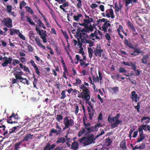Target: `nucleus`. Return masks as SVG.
<instances>
[{
  "label": "nucleus",
  "instance_id": "f257e3e1",
  "mask_svg": "<svg viewBox=\"0 0 150 150\" xmlns=\"http://www.w3.org/2000/svg\"><path fill=\"white\" fill-rule=\"evenodd\" d=\"M124 43L125 46L127 47L128 49L134 50L133 52L130 53L131 55L136 56L139 55V54L142 53V50H140V48H137L134 47V45L133 44L132 42L130 41H128L126 38L124 40Z\"/></svg>",
  "mask_w": 150,
  "mask_h": 150
},
{
  "label": "nucleus",
  "instance_id": "f03ea898",
  "mask_svg": "<svg viewBox=\"0 0 150 150\" xmlns=\"http://www.w3.org/2000/svg\"><path fill=\"white\" fill-rule=\"evenodd\" d=\"M120 116V113H117L116 116L112 117L110 116H109L108 118V122L110 123H112L113 122H115L114 123L111 124V128L112 129L117 127L119 124L122 122L121 120H119Z\"/></svg>",
  "mask_w": 150,
  "mask_h": 150
},
{
  "label": "nucleus",
  "instance_id": "7ed1b4c3",
  "mask_svg": "<svg viewBox=\"0 0 150 150\" xmlns=\"http://www.w3.org/2000/svg\"><path fill=\"white\" fill-rule=\"evenodd\" d=\"M63 122L64 125V127L63 129V130L66 129L68 128L70 126L72 127L74 124V120L71 118L69 119L67 116L65 117L64 118Z\"/></svg>",
  "mask_w": 150,
  "mask_h": 150
},
{
  "label": "nucleus",
  "instance_id": "20e7f679",
  "mask_svg": "<svg viewBox=\"0 0 150 150\" xmlns=\"http://www.w3.org/2000/svg\"><path fill=\"white\" fill-rule=\"evenodd\" d=\"M88 87L89 86V84L86 82H84L83 84H82L79 86V88L81 89L80 91L81 92L78 95H81L86 93L90 94V91L89 90V88Z\"/></svg>",
  "mask_w": 150,
  "mask_h": 150
},
{
  "label": "nucleus",
  "instance_id": "39448f33",
  "mask_svg": "<svg viewBox=\"0 0 150 150\" xmlns=\"http://www.w3.org/2000/svg\"><path fill=\"white\" fill-rule=\"evenodd\" d=\"M86 137V140L83 143V145L85 146L95 143V142L94 139V135L93 134H89L87 135Z\"/></svg>",
  "mask_w": 150,
  "mask_h": 150
},
{
  "label": "nucleus",
  "instance_id": "423d86ee",
  "mask_svg": "<svg viewBox=\"0 0 150 150\" xmlns=\"http://www.w3.org/2000/svg\"><path fill=\"white\" fill-rule=\"evenodd\" d=\"M77 97L79 98H81L82 99L85 100V103L87 104H88L91 109H93V107L91 104V102L89 101L90 99V94L86 93V94H84L83 95H78Z\"/></svg>",
  "mask_w": 150,
  "mask_h": 150
},
{
  "label": "nucleus",
  "instance_id": "0eeeda50",
  "mask_svg": "<svg viewBox=\"0 0 150 150\" xmlns=\"http://www.w3.org/2000/svg\"><path fill=\"white\" fill-rule=\"evenodd\" d=\"M1 22L4 26L7 28H11L12 27V21L9 17L4 18Z\"/></svg>",
  "mask_w": 150,
  "mask_h": 150
},
{
  "label": "nucleus",
  "instance_id": "6e6552de",
  "mask_svg": "<svg viewBox=\"0 0 150 150\" xmlns=\"http://www.w3.org/2000/svg\"><path fill=\"white\" fill-rule=\"evenodd\" d=\"M138 130L139 132H141L142 133H143V130L146 132L148 131L150 133V126L146 124H144L138 128Z\"/></svg>",
  "mask_w": 150,
  "mask_h": 150
},
{
  "label": "nucleus",
  "instance_id": "1a4fd4ad",
  "mask_svg": "<svg viewBox=\"0 0 150 150\" xmlns=\"http://www.w3.org/2000/svg\"><path fill=\"white\" fill-rule=\"evenodd\" d=\"M18 70L20 71H16V70H14L15 72L13 73V75L15 76V78L16 79L19 80L22 79V77L21 76L23 74V72L22 71H21V70L19 68Z\"/></svg>",
  "mask_w": 150,
  "mask_h": 150
},
{
  "label": "nucleus",
  "instance_id": "9d476101",
  "mask_svg": "<svg viewBox=\"0 0 150 150\" xmlns=\"http://www.w3.org/2000/svg\"><path fill=\"white\" fill-rule=\"evenodd\" d=\"M99 45L97 46L96 49L94 50V52L95 55L96 57H100L102 53L103 52V50L102 49H99Z\"/></svg>",
  "mask_w": 150,
  "mask_h": 150
},
{
  "label": "nucleus",
  "instance_id": "9b49d317",
  "mask_svg": "<svg viewBox=\"0 0 150 150\" xmlns=\"http://www.w3.org/2000/svg\"><path fill=\"white\" fill-rule=\"evenodd\" d=\"M136 93V92L135 91H132L131 92L130 98L133 101H134L135 103H137L139 100V98Z\"/></svg>",
  "mask_w": 150,
  "mask_h": 150
},
{
  "label": "nucleus",
  "instance_id": "f8f14e48",
  "mask_svg": "<svg viewBox=\"0 0 150 150\" xmlns=\"http://www.w3.org/2000/svg\"><path fill=\"white\" fill-rule=\"evenodd\" d=\"M83 56V59H80V56L78 55H76L75 56L76 58L77 61H79L80 62V64L81 66H83L85 64V62H84V60H85L86 59V56L83 55H82Z\"/></svg>",
  "mask_w": 150,
  "mask_h": 150
},
{
  "label": "nucleus",
  "instance_id": "ddd939ff",
  "mask_svg": "<svg viewBox=\"0 0 150 150\" xmlns=\"http://www.w3.org/2000/svg\"><path fill=\"white\" fill-rule=\"evenodd\" d=\"M89 36L87 34L85 33H81L80 34V36L79 38H80L81 40V42L83 43L82 42V41L83 42H85V40H87V38H88Z\"/></svg>",
  "mask_w": 150,
  "mask_h": 150
},
{
  "label": "nucleus",
  "instance_id": "4468645a",
  "mask_svg": "<svg viewBox=\"0 0 150 150\" xmlns=\"http://www.w3.org/2000/svg\"><path fill=\"white\" fill-rule=\"evenodd\" d=\"M13 59L11 57H9L8 59L5 60V61L2 64V66L4 67H7L8 64L11 65L12 64L11 61Z\"/></svg>",
  "mask_w": 150,
  "mask_h": 150
},
{
  "label": "nucleus",
  "instance_id": "2eb2a0df",
  "mask_svg": "<svg viewBox=\"0 0 150 150\" xmlns=\"http://www.w3.org/2000/svg\"><path fill=\"white\" fill-rule=\"evenodd\" d=\"M47 35V32L45 30H44L41 35H40V38L42 39L43 42L44 43H46L47 41L46 38Z\"/></svg>",
  "mask_w": 150,
  "mask_h": 150
},
{
  "label": "nucleus",
  "instance_id": "dca6fc26",
  "mask_svg": "<svg viewBox=\"0 0 150 150\" xmlns=\"http://www.w3.org/2000/svg\"><path fill=\"white\" fill-rule=\"evenodd\" d=\"M84 129L86 130V132L87 134L94 132L96 130L94 126L88 127H84Z\"/></svg>",
  "mask_w": 150,
  "mask_h": 150
},
{
  "label": "nucleus",
  "instance_id": "f3484780",
  "mask_svg": "<svg viewBox=\"0 0 150 150\" xmlns=\"http://www.w3.org/2000/svg\"><path fill=\"white\" fill-rule=\"evenodd\" d=\"M35 40L37 43V45L39 47H41L43 49L45 50V47L40 42V39L38 38V36H37L35 39Z\"/></svg>",
  "mask_w": 150,
  "mask_h": 150
},
{
  "label": "nucleus",
  "instance_id": "a211bd4d",
  "mask_svg": "<svg viewBox=\"0 0 150 150\" xmlns=\"http://www.w3.org/2000/svg\"><path fill=\"white\" fill-rule=\"evenodd\" d=\"M33 134H31V133L26 134L24 137V138L23 139L22 141L23 142H27L28 141L29 139H33Z\"/></svg>",
  "mask_w": 150,
  "mask_h": 150
},
{
  "label": "nucleus",
  "instance_id": "6ab92c4d",
  "mask_svg": "<svg viewBox=\"0 0 150 150\" xmlns=\"http://www.w3.org/2000/svg\"><path fill=\"white\" fill-rule=\"evenodd\" d=\"M10 31V35H13L14 34H17L18 35L20 32V30L18 29H16L11 28L9 29Z\"/></svg>",
  "mask_w": 150,
  "mask_h": 150
},
{
  "label": "nucleus",
  "instance_id": "aec40b11",
  "mask_svg": "<svg viewBox=\"0 0 150 150\" xmlns=\"http://www.w3.org/2000/svg\"><path fill=\"white\" fill-rule=\"evenodd\" d=\"M125 6L126 7L128 6L130 3L133 5L134 4L136 3L137 2V0H125Z\"/></svg>",
  "mask_w": 150,
  "mask_h": 150
},
{
  "label": "nucleus",
  "instance_id": "412c9836",
  "mask_svg": "<svg viewBox=\"0 0 150 150\" xmlns=\"http://www.w3.org/2000/svg\"><path fill=\"white\" fill-rule=\"evenodd\" d=\"M77 41L75 40H73V42L74 43V45L75 46L77 44V46H80V47H81L82 45V43H83L81 42V40H80V39L79 38H77Z\"/></svg>",
  "mask_w": 150,
  "mask_h": 150
},
{
  "label": "nucleus",
  "instance_id": "4be33fe9",
  "mask_svg": "<svg viewBox=\"0 0 150 150\" xmlns=\"http://www.w3.org/2000/svg\"><path fill=\"white\" fill-rule=\"evenodd\" d=\"M139 133V137L137 138V143H139L141 142L145 138V137L144 136V134L143 133L141 132Z\"/></svg>",
  "mask_w": 150,
  "mask_h": 150
},
{
  "label": "nucleus",
  "instance_id": "5701e85b",
  "mask_svg": "<svg viewBox=\"0 0 150 150\" xmlns=\"http://www.w3.org/2000/svg\"><path fill=\"white\" fill-rule=\"evenodd\" d=\"M111 24L110 23L107 24V23H104L102 27V30L105 33H106L107 31V29L108 26H110Z\"/></svg>",
  "mask_w": 150,
  "mask_h": 150
},
{
  "label": "nucleus",
  "instance_id": "b1692460",
  "mask_svg": "<svg viewBox=\"0 0 150 150\" xmlns=\"http://www.w3.org/2000/svg\"><path fill=\"white\" fill-rule=\"evenodd\" d=\"M79 144L77 142H73L71 144V148L73 150H77L79 148Z\"/></svg>",
  "mask_w": 150,
  "mask_h": 150
},
{
  "label": "nucleus",
  "instance_id": "393cba45",
  "mask_svg": "<svg viewBox=\"0 0 150 150\" xmlns=\"http://www.w3.org/2000/svg\"><path fill=\"white\" fill-rule=\"evenodd\" d=\"M56 128V129H58V130L55 129V130L56 131V135H58L61 134L62 132V131L61 130V128L58 125L57 123Z\"/></svg>",
  "mask_w": 150,
  "mask_h": 150
},
{
  "label": "nucleus",
  "instance_id": "a878e982",
  "mask_svg": "<svg viewBox=\"0 0 150 150\" xmlns=\"http://www.w3.org/2000/svg\"><path fill=\"white\" fill-rule=\"evenodd\" d=\"M23 141H21L19 142H16L14 144V150H18L20 148V146L22 143Z\"/></svg>",
  "mask_w": 150,
  "mask_h": 150
},
{
  "label": "nucleus",
  "instance_id": "bb28decb",
  "mask_svg": "<svg viewBox=\"0 0 150 150\" xmlns=\"http://www.w3.org/2000/svg\"><path fill=\"white\" fill-rule=\"evenodd\" d=\"M149 58V55H145L143 56L142 59V62L144 64H146L147 63V60Z\"/></svg>",
  "mask_w": 150,
  "mask_h": 150
},
{
  "label": "nucleus",
  "instance_id": "cd10ccee",
  "mask_svg": "<svg viewBox=\"0 0 150 150\" xmlns=\"http://www.w3.org/2000/svg\"><path fill=\"white\" fill-rule=\"evenodd\" d=\"M66 142V139L64 138L60 137L58 138L56 141V143L58 144L62 143L64 144Z\"/></svg>",
  "mask_w": 150,
  "mask_h": 150
},
{
  "label": "nucleus",
  "instance_id": "c85d7f7f",
  "mask_svg": "<svg viewBox=\"0 0 150 150\" xmlns=\"http://www.w3.org/2000/svg\"><path fill=\"white\" fill-rule=\"evenodd\" d=\"M20 81L24 84H26L27 85H29V82L28 80L26 78H23L22 77V79H21Z\"/></svg>",
  "mask_w": 150,
  "mask_h": 150
},
{
  "label": "nucleus",
  "instance_id": "c756f323",
  "mask_svg": "<svg viewBox=\"0 0 150 150\" xmlns=\"http://www.w3.org/2000/svg\"><path fill=\"white\" fill-rule=\"evenodd\" d=\"M88 49L89 57L90 59H91L93 57V50L90 47L88 48Z\"/></svg>",
  "mask_w": 150,
  "mask_h": 150
},
{
  "label": "nucleus",
  "instance_id": "7c9ffc66",
  "mask_svg": "<svg viewBox=\"0 0 150 150\" xmlns=\"http://www.w3.org/2000/svg\"><path fill=\"white\" fill-rule=\"evenodd\" d=\"M83 17L82 14L78 13L77 15H74L73 16L74 20L76 21H78L79 20L80 17Z\"/></svg>",
  "mask_w": 150,
  "mask_h": 150
},
{
  "label": "nucleus",
  "instance_id": "2f4dec72",
  "mask_svg": "<svg viewBox=\"0 0 150 150\" xmlns=\"http://www.w3.org/2000/svg\"><path fill=\"white\" fill-rule=\"evenodd\" d=\"M126 143L125 141H122L120 144V147L123 150H124L127 148Z\"/></svg>",
  "mask_w": 150,
  "mask_h": 150
},
{
  "label": "nucleus",
  "instance_id": "473e14b6",
  "mask_svg": "<svg viewBox=\"0 0 150 150\" xmlns=\"http://www.w3.org/2000/svg\"><path fill=\"white\" fill-rule=\"evenodd\" d=\"M26 19L27 20V21L29 22L30 25L33 26L35 25V23L30 18L26 16Z\"/></svg>",
  "mask_w": 150,
  "mask_h": 150
},
{
  "label": "nucleus",
  "instance_id": "72a5a7b5",
  "mask_svg": "<svg viewBox=\"0 0 150 150\" xmlns=\"http://www.w3.org/2000/svg\"><path fill=\"white\" fill-rule=\"evenodd\" d=\"M110 88L113 91L114 94H116L119 92V88L118 87L115 86L113 88L110 87Z\"/></svg>",
  "mask_w": 150,
  "mask_h": 150
},
{
  "label": "nucleus",
  "instance_id": "f704fd0d",
  "mask_svg": "<svg viewBox=\"0 0 150 150\" xmlns=\"http://www.w3.org/2000/svg\"><path fill=\"white\" fill-rule=\"evenodd\" d=\"M25 8L26 11L28 12L31 14H33L34 13L33 11L31 9L30 7L28 6H25Z\"/></svg>",
  "mask_w": 150,
  "mask_h": 150
},
{
  "label": "nucleus",
  "instance_id": "c9c22d12",
  "mask_svg": "<svg viewBox=\"0 0 150 150\" xmlns=\"http://www.w3.org/2000/svg\"><path fill=\"white\" fill-rule=\"evenodd\" d=\"M92 111L91 112L88 113L89 115V119L90 120H92L93 119V117L95 113V110L93 108V109Z\"/></svg>",
  "mask_w": 150,
  "mask_h": 150
},
{
  "label": "nucleus",
  "instance_id": "e433bc0d",
  "mask_svg": "<svg viewBox=\"0 0 150 150\" xmlns=\"http://www.w3.org/2000/svg\"><path fill=\"white\" fill-rule=\"evenodd\" d=\"M85 42H83V41H82V42H83L84 43H88L89 44V46L90 47H92L93 46V42L91 40H85Z\"/></svg>",
  "mask_w": 150,
  "mask_h": 150
},
{
  "label": "nucleus",
  "instance_id": "4c0bfd02",
  "mask_svg": "<svg viewBox=\"0 0 150 150\" xmlns=\"http://www.w3.org/2000/svg\"><path fill=\"white\" fill-rule=\"evenodd\" d=\"M96 32H97V30H96L95 31L94 33H91V35L89 36L88 38L92 39V40H95V39L94 38H93L95 37Z\"/></svg>",
  "mask_w": 150,
  "mask_h": 150
},
{
  "label": "nucleus",
  "instance_id": "58836bf2",
  "mask_svg": "<svg viewBox=\"0 0 150 150\" xmlns=\"http://www.w3.org/2000/svg\"><path fill=\"white\" fill-rule=\"evenodd\" d=\"M66 90L62 91L61 94V96L60 97L61 99H63L66 97Z\"/></svg>",
  "mask_w": 150,
  "mask_h": 150
},
{
  "label": "nucleus",
  "instance_id": "ea45409f",
  "mask_svg": "<svg viewBox=\"0 0 150 150\" xmlns=\"http://www.w3.org/2000/svg\"><path fill=\"white\" fill-rule=\"evenodd\" d=\"M81 33V28H78L76 32V34L74 35V36L76 38H78L79 36H80V34Z\"/></svg>",
  "mask_w": 150,
  "mask_h": 150
},
{
  "label": "nucleus",
  "instance_id": "a19ab883",
  "mask_svg": "<svg viewBox=\"0 0 150 150\" xmlns=\"http://www.w3.org/2000/svg\"><path fill=\"white\" fill-rule=\"evenodd\" d=\"M105 142L106 143H108L107 145V146H108L110 145L112 142V141L111 140L110 138L109 137H108L105 139Z\"/></svg>",
  "mask_w": 150,
  "mask_h": 150
},
{
  "label": "nucleus",
  "instance_id": "79ce46f5",
  "mask_svg": "<svg viewBox=\"0 0 150 150\" xmlns=\"http://www.w3.org/2000/svg\"><path fill=\"white\" fill-rule=\"evenodd\" d=\"M61 62L62 64H63V67H64V70L65 71H67V67L66 66L65 62L63 58L62 57H61Z\"/></svg>",
  "mask_w": 150,
  "mask_h": 150
},
{
  "label": "nucleus",
  "instance_id": "37998d69",
  "mask_svg": "<svg viewBox=\"0 0 150 150\" xmlns=\"http://www.w3.org/2000/svg\"><path fill=\"white\" fill-rule=\"evenodd\" d=\"M35 29L37 31V33L40 35H41L42 32H43L44 31L43 30H40L39 28L38 27L37 25H36Z\"/></svg>",
  "mask_w": 150,
  "mask_h": 150
},
{
  "label": "nucleus",
  "instance_id": "c03bdc74",
  "mask_svg": "<svg viewBox=\"0 0 150 150\" xmlns=\"http://www.w3.org/2000/svg\"><path fill=\"white\" fill-rule=\"evenodd\" d=\"M28 35L30 38L31 40H32L35 38V36L34 35V34L32 31H30Z\"/></svg>",
  "mask_w": 150,
  "mask_h": 150
},
{
  "label": "nucleus",
  "instance_id": "a18cd8bd",
  "mask_svg": "<svg viewBox=\"0 0 150 150\" xmlns=\"http://www.w3.org/2000/svg\"><path fill=\"white\" fill-rule=\"evenodd\" d=\"M12 61H13L12 64L14 66H15L16 64L20 63V61L18 59H13Z\"/></svg>",
  "mask_w": 150,
  "mask_h": 150
},
{
  "label": "nucleus",
  "instance_id": "49530a36",
  "mask_svg": "<svg viewBox=\"0 0 150 150\" xmlns=\"http://www.w3.org/2000/svg\"><path fill=\"white\" fill-rule=\"evenodd\" d=\"M129 66L132 67V69L134 70V71L136 70L137 67L136 66V63L130 62Z\"/></svg>",
  "mask_w": 150,
  "mask_h": 150
},
{
  "label": "nucleus",
  "instance_id": "de8ad7c7",
  "mask_svg": "<svg viewBox=\"0 0 150 150\" xmlns=\"http://www.w3.org/2000/svg\"><path fill=\"white\" fill-rule=\"evenodd\" d=\"M34 80L33 83V87L36 89H38L36 86V84L38 81L37 79L35 77L34 75Z\"/></svg>",
  "mask_w": 150,
  "mask_h": 150
},
{
  "label": "nucleus",
  "instance_id": "09e8293b",
  "mask_svg": "<svg viewBox=\"0 0 150 150\" xmlns=\"http://www.w3.org/2000/svg\"><path fill=\"white\" fill-rule=\"evenodd\" d=\"M78 3L77 4V8L78 9L81 8L82 6V2L81 0H77Z\"/></svg>",
  "mask_w": 150,
  "mask_h": 150
},
{
  "label": "nucleus",
  "instance_id": "8fccbe9b",
  "mask_svg": "<svg viewBox=\"0 0 150 150\" xmlns=\"http://www.w3.org/2000/svg\"><path fill=\"white\" fill-rule=\"evenodd\" d=\"M54 49L58 55H59L61 54V52L58 49V47L57 45H56L54 47Z\"/></svg>",
  "mask_w": 150,
  "mask_h": 150
},
{
  "label": "nucleus",
  "instance_id": "3c124183",
  "mask_svg": "<svg viewBox=\"0 0 150 150\" xmlns=\"http://www.w3.org/2000/svg\"><path fill=\"white\" fill-rule=\"evenodd\" d=\"M119 72L120 73H125L127 72V70L124 68L120 67L119 69Z\"/></svg>",
  "mask_w": 150,
  "mask_h": 150
},
{
  "label": "nucleus",
  "instance_id": "603ef678",
  "mask_svg": "<svg viewBox=\"0 0 150 150\" xmlns=\"http://www.w3.org/2000/svg\"><path fill=\"white\" fill-rule=\"evenodd\" d=\"M86 130L84 129V128L82 129V130L80 131L79 132L78 136L79 137L81 136L83 133H86Z\"/></svg>",
  "mask_w": 150,
  "mask_h": 150
},
{
  "label": "nucleus",
  "instance_id": "864d4df0",
  "mask_svg": "<svg viewBox=\"0 0 150 150\" xmlns=\"http://www.w3.org/2000/svg\"><path fill=\"white\" fill-rule=\"evenodd\" d=\"M109 12L110 15H111L110 17H111L112 19L114 18V12L112 9V8H110L109 9Z\"/></svg>",
  "mask_w": 150,
  "mask_h": 150
},
{
  "label": "nucleus",
  "instance_id": "5fc2aeb1",
  "mask_svg": "<svg viewBox=\"0 0 150 150\" xmlns=\"http://www.w3.org/2000/svg\"><path fill=\"white\" fill-rule=\"evenodd\" d=\"M62 34H63V36L64 37L65 39L67 40L68 39H69V37L66 32L65 31H63V30H62Z\"/></svg>",
  "mask_w": 150,
  "mask_h": 150
},
{
  "label": "nucleus",
  "instance_id": "6e6d98bb",
  "mask_svg": "<svg viewBox=\"0 0 150 150\" xmlns=\"http://www.w3.org/2000/svg\"><path fill=\"white\" fill-rule=\"evenodd\" d=\"M26 5V3L24 1H22L21 2L20 4L19 8L21 9H22V8Z\"/></svg>",
  "mask_w": 150,
  "mask_h": 150
},
{
  "label": "nucleus",
  "instance_id": "4d7b16f0",
  "mask_svg": "<svg viewBox=\"0 0 150 150\" xmlns=\"http://www.w3.org/2000/svg\"><path fill=\"white\" fill-rule=\"evenodd\" d=\"M93 79L94 82L96 83L99 82V78L98 76H97L96 78L94 76H93Z\"/></svg>",
  "mask_w": 150,
  "mask_h": 150
},
{
  "label": "nucleus",
  "instance_id": "13d9d810",
  "mask_svg": "<svg viewBox=\"0 0 150 150\" xmlns=\"http://www.w3.org/2000/svg\"><path fill=\"white\" fill-rule=\"evenodd\" d=\"M63 118V116L61 115H57L56 119L58 121L60 122V120H62Z\"/></svg>",
  "mask_w": 150,
  "mask_h": 150
},
{
  "label": "nucleus",
  "instance_id": "bf43d9fd",
  "mask_svg": "<svg viewBox=\"0 0 150 150\" xmlns=\"http://www.w3.org/2000/svg\"><path fill=\"white\" fill-rule=\"evenodd\" d=\"M56 131L55 130V129L54 128L52 129L50 131L49 135L50 137H51L52 136V133L56 134Z\"/></svg>",
  "mask_w": 150,
  "mask_h": 150
},
{
  "label": "nucleus",
  "instance_id": "052dcab7",
  "mask_svg": "<svg viewBox=\"0 0 150 150\" xmlns=\"http://www.w3.org/2000/svg\"><path fill=\"white\" fill-rule=\"evenodd\" d=\"M35 70V71L36 73L38 75H39L40 74V72L39 71V70L37 67V66L34 67Z\"/></svg>",
  "mask_w": 150,
  "mask_h": 150
},
{
  "label": "nucleus",
  "instance_id": "680f3d73",
  "mask_svg": "<svg viewBox=\"0 0 150 150\" xmlns=\"http://www.w3.org/2000/svg\"><path fill=\"white\" fill-rule=\"evenodd\" d=\"M7 13H10L12 9V6L11 5H8L7 6Z\"/></svg>",
  "mask_w": 150,
  "mask_h": 150
},
{
  "label": "nucleus",
  "instance_id": "e2e57ef3",
  "mask_svg": "<svg viewBox=\"0 0 150 150\" xmlns=\"http://www.w3.org/2000/svg\"><path fill=\"white\" fill-rule=\"evenodd\" d=\"M105 38L108 41L110 40L111 37L110 34L108 33H106L105 35Z\"/></svg>",
  "mask_w": 150,
  "mask_h": 150
},
{
  "label": "nucleus",
  "instance_id": "0e129e2a",
  "mask_svg": "<svg viewBox=\"0 0 150 150\" xmlns=\"http://www.w3.org/2000/svg\"><path fill=\"white\" fill-rule=\"evenodd\" d=\"M115 8V11L116 12H118L120 10L119 8V6H117V2H115L114 4Z\"/></svg>",
  "mask_w": 150,
  "mask_h": 150
},
{
  "label": "nucleus",
  "instance_id": "69168bd1",
  "mask_svg": "<svg viewBox=\"0 0 150 150\" xmlns=\"http://www.w3.org/2000/svg\"><path fill=\"white\" fill-rule=\"evenodd\" d=\"M29 62L31 64V66L33 68L37 66L35 62L33 60H30L29 61Z\"/></svg>",
  "mask_w": 150,
  "mask_h": 150
},
{
  "label": "nucleus",
  "instance_id": "338daca9",
  "mask_svg": "<svg viewBox=\"0 0 150 150\" xmlns=\"http://www.w3.org/2000/svg\"><path fill=\"white\" fill-rule=\"evenodd\" d=\"M147 119H148V120H149L150 121V118L149 117L144 116L142 118L141 120V122H144V120Z\"/></svg>",
  "mask_w": 150,
  "mask_h": 150
},
{
  "label": "nucleus",
  "instance_id": "774afa93",
  "mask_svg": "<svg viewBox=\"0 0 150 150\" xmlns=\"http://www.w3.org/2000/svg\"><path fill=\"white\" fill-rule=\"evenodd\" d=\"M81 81L80 79H76V82L75 84L76 85H80L81 83Z\"/></svg>",
  "mask_w": 150,
  "mask_h": 150
}]
</instances>
